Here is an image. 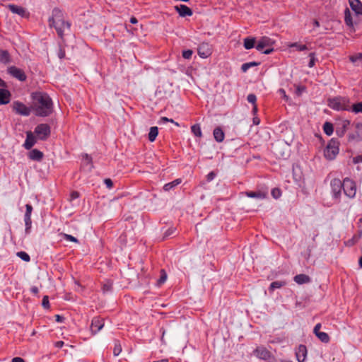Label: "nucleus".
Returning a JSON list of instances; mask_svg holds the SVG:
<instances>
[{"label": "nucleus", "instance_id": "nucleus-1", "mask_svg": "<svg viewBox=\"0 0 362 362\" xmlns=\"http://www.w3.org/2000/svg\"><path fill=\"white\" fill-rule=\"evenodd\" d=\"M33 108L35 114L39 117H47L53 110V103L50 97L45 93L36 92L32 94Z\"/></svg>", "mask_w": 362, "mask_h": 362}, {"label": "nucleus", "instance_id": "nucleus-2", "mask_svg": "<svg viewBox=\"0 0 362 362\" xmlns=\"http://www.w3.org/2000/svg\"><path fill=\"white\" fill-rule=\"evenodd\" d=\"M49 26L54 27L58 35L62 38L66 30H69L70 23L65 21L61 10L55 8L52 10V17L49 19Z\"/></svg>", "mask_w": 362, "mask_h": 362}, {"label": "nucleus", "instance_id": "nucleus-3", "mask_svg": "<svg viewBox=\"0 0 362 362\" xmlns=\"http://www.w3.org/2000/svg\"><path fill=\"white\" fill-rule=\"evenodd\" d=\"M339 153V143L336 140L332 139L327 144L324 151V155L328 160H333Z\"/></svg>", "mask_w": 362, "mask_h": 362}, {"label": "nucleus", "instance_id": "nucleus-4", "mask_svg": "<svg viewBox=\"0 0 362 362\" xmlns=\"http://www.w3.org/2000/svg\"><path fill=\"white\" fill-rule=\"evenodd\" d=\"M342 187L344 194L349 198H354L356 194V185L349 177L344 179L342 182Z\"/></svg>", "mask_w": 362, "mask_h": 362}, {"label": "nucleus", "instance_id": "nucleus-5", "mask_svg": "<svg viewBox=\"0 0 362 362\" xmlns=\"http://www.w3.org/2000/svg\"><path fill=\"white\" fill-rule=\"evenodd\" d=\"M342 182L339 178H334L330 182L331 193L332 197L339 201L341 195Z\"/></svg>", "mask_w": 362, "mask_h": 362}, {"label": "nucleus", "instance_id": "nucleus-6", "mask_svg": "<svg viewBox=\"0 0 362 362\" xmlns=\"http://www.w3.org/2000/svg\"><path fill=\"white\" fill-rule=\"evenodd\" d=\"M50 127L47 124H38L35 129V134L40 140H46L50 135Z\"/></svg>", "mask_w": 362, "mask_h": 362}, {"label": "nucleus", "instance_id": "nucleus-7", "mask_svg": "<svg viewBox=\"0 0 362 362\" xmlns=\"http://www.w3.org/2000/svg\"><path fill=\"white\" fill-rule=\"evenodd\" d=\"M346 103L345 98L336 97L328 100V105L333 110H341L344 108Z\"/></svg>", "mask_w": 362, "mask_h": 362}, {"label": "nucleus", "instance_id": "nucleus-8", "mask_svg": "<svg viewBox=\"0 0 362 362\" xmlns=\"http://www.w3.org/2000/svg\"><path fill=\"white\" fill-rule=\"evenodd\" d=\"M13 108L16 113L23 116H28L30 114V109L19 101L13 102Z\"/></svg>", "mask_w": 362, "mask_h": 362}, {"label": "nucleus", "instance_id": "nucleus-9", "mask_svg": "<svg viewBox=\"0 0 362 362\" xmlns=\"http://www.w3.org/2000/svg\"><path fill=\"white\" fill-rule=\"evenodd\" d=\"M274 41L267 36L262 37L257 42L256 49L261 52L264 48L273 47Z\"/></svg>", "mask_w": 362, "mask_h": 362}, {"label": "nucleus", "instance_id": "nucleus-10", "mask_svg": "<svg viewBox=\"0 0 362 362\" xmlns=\"http://www.w3.org/2000/svg\"><path fill=\"white\" fill-rule=\"evenodd\" d=\"M197 52L201 58L206 59L211 54L212 49L209 44L203 42L199 45Z\"/></svg>", "mask_w": 362, "mask_h": 362}, {"label": "nucleus", "instance_id": "nucleus-11", "mask_svg": "<svg viewBox=\"0 0 362 362\" xmlns=\"http://www.w3.org/2000/svg\"><path fill=\"white\" fill-rule=\"evenodd\" d=\"M8 72L14 78L19 81H23L26 79V76L23 70L14 66H10L8 69Z\"/></svg>", "mask_w": 362, "mask_h": 362}, {"label": "nucleus", "instance_id": "nucleus-12", "mask_svg": "<svg viewBox=\"0 0 362 362\" xmlns=\"http://www.w3.org/2000/svg\"><path fill=\"white\" fill-rule=\"evenodd\" d=\"M103 326H104L103 319H101L98 317H94L92 320L91 326H90L92 333L94 334L98 333L100 330L102 329Z\"/></svg>", "mask_w": 362, "mask_h": 362}, {"label": "nucleus", "instance_id": "nucleus-13", "mask_svg": "<svg viewBox=\"0 0 362 362\" xmlns=\"http://www.w3.org/2000/svg\"><path fill=\"white\" fill-rule=\"evenodd\" d=\"M254 354L257 358H261V359H264V360H267L271 356L270 352L265 347H263V346L257 347L254 351Z\"/></svg>", "mask_w": 362, "mask_h": 362}, {"label": "nucleus", "instance_id": "nucleus-14", "mask_svg": "<svg viewBox=\"0 0 362 362\" xmlns=\"http://www.w3.org/2000/svg\"><path fill=\"white\" fill-rule=\"evenodd\" d=\"M174 8L181 17L191 16L193 14L192 9L185 5L175 6Z\"/></svg>", "mask_w": 362, "mask_h": 362}, {"label": "nucleus", "instance_id": "nucleus-15", "mask_svg": "<svg viewBox=\"0 0 362 362\" xmlns=\"http://www.w3.org/2000/svg\"><path fill=\"white\" fill-rule=\"evenodd\" d=\"M36 143V139L32 132H26V139L23 144L25 149H30Z\"/></svg>", "mask_w": 362, "mask_h": 362}, {"label": "nucleus", "instance_id": "nucleus-16", "mask_svg": "<svg viewBox=\"0 0 362 362\" xmlns=\"http://www.w3.org/2000/svg\"><path fill=\"white\" fill-rule=\"evenodd\" d=\"M297 361L298 362H304L307 356V348L304 345H300L296 352Z\"/></svg>", "mask_w": 362, "mask_h": 362}, {"label": "nucleus", "instance_id": "nucleus-17", "mask_svg": "<svg viewBox=\"0 0 362 362\" xmlns=\"http://www.w3.org/2000/svg\"><path fill=\"white\" fill-rule=\"evenodd\" d=\"M349 4L356 15H362V3L360 0H349Z\"/></svg>", "mask_w": 362, "mask_h": 362}, {"label": "nucleus", "instance_id": "nucleus-18", "mask_svg": "<svg viewBox=\"0 0 362 362\" xmlns=\"http://www.w3.org/2000/svg\"><path fill=\"white\" fill-rule=\"evenodd\" d=\"M11 93L4 88H0V105H6L10 102Z\"/></svg>", "mask_w": 362, "mask_h": 362}, {"label": "nucleus", "instance_id": "nucleus-19", "mask_svg": "<svg viewBox=\"0 0 362 362\" xmlns=\"http://www.w3.org/2000/svg\"><path fill=\"white\" fill-rule=\"evenodd\" d=\"M8 8L12 13L18 14L21 17H25L26 15V11L22 6L14 4H9L8 5Z\"/></svg>", "mask_w": 362, "mask_h": 362}, {"label": "nucleus", "instance_id": "nucleus-20", "mask_svg": "<svg viewBox=\"0 0 362 362\" xmlns=\"http://www.w3.org/2000/svg\"><path fill=\"white\" fill-rule=\"evenodd\" d=\"M293 279L294 281L298 284H308L310 283L311 281L310 276L304 274H300L295 276Z\"/></svg>", "mask_w": 362, "mask_h": 362}, {"label": "nucleus", "instance_id": "nucleus-21", "mask_svg": "<svg viewBox=\"0 0 362 362\" xmlns=\"http://www.w3.org/2000/svg\"><path fill=\"white\" fill-rule=\"evenodd\" d=\"M350 122L348 120H343L341 123V127H337L336 129V134L342 137L348 129V127L349 126Z\"/></svg>", "mask_w": 362, "mask_h": 362}, {"label": "nucleus", "instance_id": "nucleus-22", "mask_svg": "<svg viewBox=\"0 0 362 362\" xmlns=\"http://www.w3.org/2000/svg\"><path fill=\"white\" fill-rule=\"evenodd\" d=\"M30 159L33 160H40L43 158V153L37 149H33L28 154Z\"/></svg>", "mask_w": 362, "mask_h": 362}, {"label": "nucleus", "instance_id": "nucleus-23", "mask_svg": "<svg viewBox=\"0 0 362 362\" xmlns=\"http://www.w3.org/2000/svg\"><path fill=\"white\" fill-rule=\"evenodd\" d=\"M213 134L217 142H222L224 140L225 134L221 127L215 128Z\"/></svg>", "mask_w": 362, "mask_h": 362}, {"label": "nucleus", "instance_id": "nucleus-24", "mask_svg": "<svg viewBox=\"0 0 362 362\" xmlns=\"http://www.w3.org/2000/svg\"><path fill=\"white\" fill-rule=\"evenodd\" d=\"M255 37H246L244 39V47L246 49H250L255 47Z\"/></svg>", "mask_w": 362, "mask_h": 362}, {"label": "nucleus", "instance_id": "nucleus-25", "mask_svg": "<svg viewBox=\"0 0 362 362\" xmlns=\"http://www.w3.org/2000/svg\"><path fill=\"white\" fill-rule=\"evenodd\" d=\"M10 62V55L6 50H0V62L8 64Z\"/></svg>", "mask_w": 362, "mask_h": 362}, {"label": "nucleus", "instance_id": "nucleus-26", "mask_svg": "<svg viewBox=\"0 0 362 362\" xmlns=\"http://www.w3.org/2000/svg\"><path fill=\"white\" fill-rule=\"evenodd\" d=\"M158 134V129L157 127H152L150 128V131L148 133V139L150 141L153 142L156 139Z\"/></svg>", "mask_w": 362, "mask_h": 362}, {"label": "nucleus", "instance_id": "nucleus-27", "mask_svg": "<svg viewBox=\"0 0 362 362\" xmlns=\"http://www.w3.org/2000/svg\"><path fill=\"white\" fill-rule=\"evenodd\" d=\"M246 195L250 198L264 199L266 195L264 193L261 192H247Z\"/></svg>", "mask_w": 362, "mask_h": 362}, {"label": "nucleus", "instance_id": "nucleus-28", "mask_svg": "<svg viewBox=\"0 0 362 362\" xmlns=\"http://www.w3.org/2000/svg\"><path fill=\"white\" fill-rule=\"evenodd\" d=\"M181 182L180 179H176L171 182L167 183L163 186V189L165 191H169L174 188L175 186L178 185Z\"/></svg>", "mask_w": 362, "mask_h": 362}, {"label": "nucleus", "instance_id": "nucleus-29", "mask_svg": "<svg viewBox=\"0 0 362 362\" xmlns=\"http://www.w3.org/2000/svg\"><path fill=\"white\" fill-rule=\"evenodd\" d=\"M323 130L327 135H332L334 132L332 124L328 122H325L323 125Z\"/></svg>", "mask_w": 362, "mask_h": 362}, {"label": "nucleus", "instance_id": "nucleus-30", "mask_svg": "<svg viewBox=\"0 0 362 362\" xmlns=\"http://www.w3.org/2000/svg\"><path fill=\"white\" fill-rule=\"evenodd\" d=\"M353 139L358 140H362V124L358 123L356 124V134L353 136Z\"/></svg>", "mask_w": 362, "mask_h": 362}, {"label": "nucleus", "instance_id": "nucleus-31", "mask_svg": "<svg viewBox=\"0 0 362 362\" xmlns=\"http://www.w3.org/2000/svg\"><path fill=\"white\" fill-rule=\"evenodd\" d=\"M344 21L347 25L352 26L353 25V21L351 15V12L349 10V8H346L344 11Z\"/></svg>", "mask_w": 362, "mask_h": 362}, {"label": "nucleus", "instance_id": "nucleus-32", "mask_svg": "<svg viewBox=\"0 0 362 362\" xmlns=\"http://www.w3.org/2000/svg\"><path fill=\"white\" fill-rule=\"evenodd\" d=\"M191 131L193 133V134L197 137H202V132L201 130V127L199 124H194L191 127Z\"/></svg>", "mask_w": 362, "mask_h": 362}, {"label": "nucleus", "instance_id": "nucleus-33", "mask_svg": "<svg viewBox=\"0 0 362 362\" xmlns=\"http://www.w3.org/2000/svg\"><path fill=\"white\" fill-rule=\"evenodd\" d=\"M286 283L285 281H274L270 284L269 290L271 291H273L276 288H280L282 286H285Z\"/></svg>", "mask_w": 362, "mask_h": 362}, {"label": "nucleus", "instance_id": "nucleus-34", "mask_svg": "<svg viewBox=\"0 0 362 362\" xmlns=\"http://www.w3.org/2000/svg\"><path fill=\"white\" fill-rule=\"evenodd\" d=\"M316 336L321 341L324 343H327L329 341V337L326 332H319L318 334H316Z\"/></svg>", "mask_w": 362, "mask_h": 362}, {"label": "nucleus", "instance_id": "nucleus-35", "mask_svg": "<svg viewBox=\"0 0 362 362\" xmlns=\"http://www.w3.org/2000/svg\"><path fill=\"white\" fill-rule=\"evenodd\" d=\"M259 65L258 62H252L249 63H245L241 66V70L243 72H246L250 68Z\"/></svg>", "mask_w": 362, "mask_h": 362}, {"label": "nucleus", "instance_id": "nucleus-36", "mask_svg": "<svg viewBox=\"0 0 362 362\" xmlns=\"http://www.w3.org/2000/svg\"><path fill=\"white\" fill-rule=\"evenodd\" d=\"M166 279H167V274L165 272V270L162 269L160 271V276L157 281L158 286H160L163 284H164L165 282Z\"/></svg>", "mask_w": 362, "mask_h": 362}, {"label": "nucleus", "instance_id": "nucleus-37", "mask_svg": "<svg viewBox=\"0 0 362 362\" xmlns=\"http://www.w3.org/2000/svg\"><path fill=\"white\" fill-rule=\"evenodd\" d=\"M349 59L353 63L362 62V54L358 53L355 55L350 56Z\"/></svg>", "mask_w": 362, "mask_h": 362}, {"label": "nucleus", "instance_id": "nucleus-38", "mask_svg": "<svg viewBox=\"0 0 362 362\" xmlns=\"http://www.w3.org/2000/svg\"><path fill=\"white\" fill-rule=\"evenodd\" d=\"M17 256L25 262H29L30 260V257L29 255L27 252H23V251L18 252L17 253Z\"/></svg>", "mask_w": 362, "mask_h": 362}, {"label": "nucleus", "instance_id": "nucleus-39", "mask_svg": "<svg viewBox=\"0 0 362 362\" xmlns=\"http://www.w3.org/2000/svg\"><path fill=\"white\" fill-rule=\"evenodd\" d=\"M122 351V346L119 341L115 342L114 349H113V354L115 356H119V354Z\"/></svg>", "mask_w": 362, "mask_h": 362}, {"label": "nucleus", "instance_id": "nucleus-40", "mask_svg": "<svg viewBox=\"0 0 362 362\" xmlns=\"http://www.w3.org/2000/svg\"><path fill=\"white\" fill-rule=\"evenodd\" d=\"M25 225V233L28 234L30 233L31 225H32V220L31 218H24Z\"/></svg>", "mask_w": 362, "mask_h": 362}, {"label": "nucleus", "instance_id": "nucleus-41", "mask_svg": "<svg viewBox=\"0 0 362 362\" xmlns=\"http://www.w3.org/2000/svg\"><path fill=\"white\" fill-rule=\"evenodd\" d=\"M352 111L355 113L362 112V102L354 104L352 106Z\"/></svg>", "mask_w": 362, "mask_h": 362}, {"label": "nucleus", "instance_id": "nucleus-42", "mask_svg": "<svg viewBox=\"0 0 362 362\" xmlns=\"http://www.w3.org/2000/svg\"><path fill=\"white\" fill-rule=\"evenodd\" d=\"M25 215H24V218H31V214H32V211H33V206L29 204H27L25 205Z\"/></svg>", "mask_w": 362, "mask_h": 362}, {"label": "nucleus", "instance_id": "nucleus-43", "mask_svg": "<svg viewBox=\"0 0 362 362\" xmlns=\"http://www.w3.org/2000/svg\"><path fill=\"white\" fill-rule=\"evenodd\" d=\"M290 47H296L299 51H303L307 49V46L305 45H300L298 43H293L289 45Z\"/></svg>", "mask_w": 362, "mask_h": 362}, {"label": "nucleus", "instance_id": "nucleus-44", "mask_svg": "<svg viewBox=\"0 0 362 362\" xmlns=\"http://www.w3.org/2000/svg\"><path fill=\"white\" fill-rule=\"evenodd\" d=\"M61 235L67 241H71V242H74V243H78V240L75 237H74V236H72L71 235L66 234V233H62Z\"/></svg>", "mask_w": 362, "mask_h": 362}, {"label": "nucleus", "instance_id": "nucleus-45", "mask_svg": "<svg viewBox=\"0 0 362 362\" xmlns=\"http://www.w3.org/2000/svg\"><path fill=\"white\" fill-rule=\"evenodd\" d=\"M112 284L110 281H107L103 284V291L104 293H107L112 290Z\"/></svg>", "mask_w": 362, "mask_h": 362}, {"label": "nucleus", "instance_id": "nucleus-46", "mask_svg": "<svg viewBox=\"0 0 362 362\" xmlns=\"http://www.w3.org/2000/svg\"><path fill=\"white\" fill-rule=\"evenodd\" d=\"M272 197L274 198V199H278L281 197V192L279 189L278 188H274L272 190V192H271Z\"/></svg>", "mask_w": 362, "mask_h": 362}, {"label": "nucleus", "instance_id": "nucleus-47", "mask_svg": "<svg viewBox=\"0 0 362 362\" xmlns=\"http://www.w3.org/2000/svg\"><path fill=\"white\" fill-rule=\"evenodd\" d=\"M309 57H310V62L308 63V66L309 67H313V66H315V61H316L315 53H313V52L310 53L309 54Z\"/></svg>", "mask_w": 362, "mask_h": 362}, {"label": "nucleus", "instance_id": "nucleus-48", "mask_svg": "<svg viewBox=\"0 0 362 362\" xmlns=\"http://www.w3.org/2000/svg\"><path fill=\"white\" fill-rule=\"evenodd\" d=\"M193 54L192 50L191 49H187L182 52V57L185 59H189L192 57V55Z\"/></svg>", "mask_w": 362, "mask_h": 362}, {"label": "nucleus", "instance_id": "nucleus-49", "mask_svg": "<svg viewBox=\"0 0 362 362\" xmlns=\"http://www.w3.org/2000/svg\"><path fill=\"white\" fill-rule=\"evenodd\" d=\"M247 100L249 103L253 104V105H256V100H257V97L255 94H249L247 95Z\"/></svg>", "mask_w": 362, "mask_h": 362}, {"label": "nucleus", "instance_id": "nucleus-50", "mask_svg": "<svg viewBox=\"0 0 362 362\" xmlns=\"http://www.w3.org/2000/svg\"><path fill=\"white\" fill-rule=\"evenodd\" d=\"M42 305L45 308H48L49 307V298L47 296H45L43 297Z\"/></svg>", "mask_w": 362, "mask_h": 362}, {"label": "nucleus", "instance_id": "nucleus-51", "mask_svg": "<svg viewBox=\"0 0 362 362\" xmlns=\"http://www.w3.org/2000/svg\"><path fill=\"white\" fill-rule=\"evenodd\" d=\"M57 55L59 59H64L65 57V51L62 47H59Z\"/></svg>", "mask_w": 362, "mask_h": 362}, {"label": "nucleus", "instance_id": "nucleus-52", "mask_svg": "<svg viewBox=\"0 0 362 362\" xmlns=\"http://www.w3.org/2000/svg\"><path fill=\"white\" fill-rule=\"evenodd\" d=\"M104 182L106 185L107 187L109 188V189H110L112 187V185H113V182L111 180V179H110V178L105 179Z\"/></svg>", "mask_w": 362, "mask_h": 362}, {"label": "nucleus", "instance_id": "nucleus-53", "mask_svg": "<svg viewBox=\"0 0 362 362\" xmlns=\"http://www.w3.org/2000/svg\"><path fill=\"white\" fill-rule=\"evenodd\" d=\"M279 93L280 95L284 99H285V100H288V97L286 95V91L284 89H279Z\"/></svg>", "mask_w": 362, "mask_h": 362}, {"label": "nucleus", "instance_id": "nucleus-54", "mask_svg": "<svg viewBox=\"0 0 362 362\" xmlns=\"http://www.w3.org/2000/svg\"><path fill=\"white\" fill-rule=\"evenodd\" d=\"M274 51V49L272 47H267L265 49H263L261 51L264 54H269Z\"/></svg>", "mask_w": 362, "mask_h": 362}, {"label": "nucleus", "instance_id": "nucleus-55", "mask_svg": "<svg viewBox=\"0 0 362 362\" xmlns=\"http://www.w3.org/2000/svg\"><path fill=\"white\" fill-rule=\"evenodd\" d=\"M215 177L216 174L214 172H211L207 175L206 179L208 181H211L215 178Z\"/></svg>", "mask_w": 362, "mask_h": 362}, {"label": "nucleus", "instance_id": "nucleus-56", "mask_svg": "<svg viewBox=\"0 0 362 362\" xmlns=\"http://www.w3.org/2000/svg\"><path fill=\"white\" fill-rule=\"evenodd\" d=\"M320 328H321V324H320V323H318V324H317V325L315 326L314 329H313V332H314V333L315 334V335H316L317 334H318L319 332H321L320 331Z\"/></svg>", "mask_w": 362, "mask_h": 362}, {"label": "nucleus", "instance_id": "nucleus-57", "mask_svg": "<svg viewBox=\"0 0 362 362\" xmlns=\"http://www.w3.org/2000/svg\"><path fill=\"white\" fill-rule=\"evenodd\" d=\"M354 163H358L362 162V156L354 157L353 159Z\"/></svg>", "mask_w": 362, "mask_h": 362}, {"label": "nucleus", "instance_id": "nucleus-58", "mask_svg": "<svg viewBox=\"0 0 362 362\" xmlns=\"http://www.w3.org/2000/svg\"><path fill=\"white\" fill-rule=\"evenodd\" d=\"M170 121V119L166 117H163L160 119V121L158 122L159 124L165 123Z\"/></svg>", "mask_w": 362, "mask_h": 362}, {"label": "nucleus", "instance_id": "nucleus-59", "mask_svg": "<svg viewBox=\"0 0 362 362\" xmlns=\"http://www.w3.org/2000/svg\"><path fill=\"white\" fill-rule=\"evenodd\" d=\"M277 150H278V146H274V147H273L274 153L276 156H281V157H284V153H279H279H278V152H277Z\"/></svg>", "mask_w": 362, "mask_h": 362}, {"label": "nucleus", "instance_id": "nucleus-60", "mask_svg": "<svg viewBox=\"0 0 362 362\" xmlns=\"http://www.w3.org/2000/svg\"><path fill=\"white\" fill-rule=\"evenodd\" d=\"M64 341H58L55 342L54 346L57 348H62L64 346Z\"/></svg>", "mask_w": 362, "mask_h": 362}, {"label": "nucleus", "instance_id": "nucleus-61", "mask_svg": "<svg viewBox=\"0 0 362 362\" xmlns=\"http://www.w3.org/2000/svg\"><path fill=\"white\" fill-rule=\"evenodd\" d=\"M55 317H56V321L58 322H62L64 321V317L61 316V315H57L55 316Z\"/></svg>", "mask_w": 362, "mask_h": 362}, {"label": "nucleus", "instance_id": "nucleus-62", "mask_svg": "<svg viewBox=\"0 0 362 362\" xmlns=\"http://www.w3.org/2000/svg\"><path fill=\"white\" fill-rule=\"evenodd\" d=\"M12 362H25V361L21 357H15L12 359Z\"/></svg>", "mask_w": 362, "mask_h": 362}, {"label": "nucleus", "instance_id": "nucleus-63", "mask_svg": "<svg viewBox=\"0 0 362 362\" xmlns=\"http://www.w3.org/2000/svg\"><path fill=\"white\" fill-rule=\"evenodd\" d=\"M78 197H79V194H78V192H71V199H76V198H78Z\"/></svg>", "mask_w": 362, "mask_h": 362}, {"label": "nucleus", "instance_id": "nucleus-64", "mask_svg": "<svg viewBox=\"0 0 362 362\" xmlns=\"http://www.w3.org/2000/svg\"><path fill=\"white\" fill-rule=\"evenodd\" d=\"M30 291L34 294L38 293V288L37 286H32L30 288Z\"/></svg>", "mask_w": 362, "mask_h": 362}]
</instances>
